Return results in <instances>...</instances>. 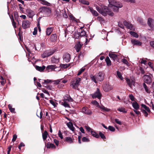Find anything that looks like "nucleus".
Segmentation results:
<instances>
[{
	"label": "nucleus",
	"instance_id": "680f3d73",
	"mask_svg": "<svg viewBox=\"0 0 154 154\" xmlns=\"http://www.w3.org/2000/svg\"><path fill=\"white\" fill-rule=\"evenodd\" d=\"M38 29L37 27H35L34 29V31L33 32V35H36L37 33Z\"/></svg>",
	"mask_w": 154,
	"mask_h": 154
},
{
	"label": "nucleus",
	"instance_id": "c03bdc74",
	"mask_svg": "<svg viewBox=\"0 0 154 154\" xmlns=\"http://www.w3.org/2000/svg\"><path fill=\"white\" fill-rule=\"evenodd\" d=\"M70 64H61L60 65V66L63 68H66L69 66Z\"/></svg>",
	"mask_w": 154,
	"mask_h": 154
},
{
	"label": "nucleus",
	"instance_id": "cd10ccee",
	"mask_svg": "<svg viewBox=\"0 0 154 154\" xmlns=\"http://www.w3.org/2000/svg\"><path fill=\"white\" fill-rule=\"evenodd\" d=\"M90 10L94 16H97L98 15V13L95 10H93L92 8H90Z\"/></svg>",
	"mask_w": 154,
	"mask_h": 154
},
{
	"label": "nucleus",
	"instance_id": "473e14b6",
	"mask_svg": "<svg viewBox=\"0 0 154 154\" xmlns=\"http://www.w3.org/2000/svg\"><path fill=\"white\" fill-rule=\"evenodd\" d=\"M66 141L70 143H73V139L70 137H66Z\"/></svg>",
	"mask_w": 154,
	"mask_h": 154
},
{
	"label": "nucleus",
	"instance_id": "0e129e2a",
	"mask_svg": "<svg viewBox=\"0 0 154 154\" xmlns=\"http://www.w3.org/2000/svg\"><path fill=\"white\" fill-rule=\"evenodd\" d=\"M49 90H52L53 88L52 86L49 85H47V86L45 87Z\"/></svg>",
	"mask_w": 154,
	"mask_h": 154
},
{
	"label": "nucleus",
	"instance_id": "412c9836",
	"mask_svg": "<svg viewBox=\"0 0 154 154\" xmlns=\"http://www.w3.org/2000/svg\"><path fill=\"white\" fill-rule=\"evenodd\" d=\"M132 104L133 107L134 108V109L138 110L139 109L140 106L136 101L132 103Z\"/></svg>",
	"mask_w": 154,
	"mask_h": 154
},
{
	"label": "nucleus",
	"instance_id": "79ce46f5",
	"mask_svg": "<svg viewBox=\"0 0 154 154\" xmlns=\"http://www.w3.org/2000/svg\"><path fill=\"white\" fill-rule=\"evenodd\" d=\"M91 103L94 105L96 106L97 107L99 108L100 106L99 105V103L96 100L92 101L91 102Z\"/></svg>",
	"mask_w": 154,
	"mask_h": 154
},
{
	"label": "nucleus",
	"instance_id": "2f4dec72",
	"mask_svg": "<svg viewBox=\"0 0 154 154\" xmlns=\"http://www.w3.org/2000/svg\"><path fill=\"white\" fill-rule=\"evenodd\" d=\"M91 134L92 136L96 138H99V135L93 130L91 131Z\"/></svg>",
	"mask_w": 154,
	"mask_h": 154
},
{
	"label": "nucleus",
	"instance_id": "dca6fc26",
	"mask_svg": "<svg viewBox=\"0 0 154 154\" xmlns=\"http://www.w3.org/2000/svg\"><path fill=\"white\" fill-rule=\"evenodd\" d=\"M131 42L132 44L134 45L140 46H141L142 45L141 42L135 39H132Z\"/></svg>",
	"mask_w": 154,
	"mask_h": 154
},
{
	"label": "nucleus",
	"instance_id": "c85d7f7f",
	"mask_svg": "<svg viewBox=\"0 0 154 154\" xmlns=\"http://www.w3.org/2000/svg\"><path fill=\"white\" fill-rule=\"evenodd\" d=\"M143 86L146 92L147 93H150V90L149 89L148 87L146 86L145 83H143Z\"/></svg>",
	"mask_w": 154,
	"mask_h": 154
},
{
	"label": "nucleus",
	"instance_id": "e2e57ef3",
	"mask_svg": "<svg viewBox=\"0 0 154 154\" xmlns=\"http://www.w3.org/2000/svg\"><path fill=\"white\" fill-rule=\"evenodd\" d=\"M58 135L59 137H60L61 139H63V137L62 134L60 130L59 131Z\"/></svg>",
	"mask_w": 154,
	"mask_h": 154
},
{
	"label": "nucleus",
	"instance_id": "bf43d9fd",
	"mask_svg": "<svg viewBox=\"0 0 154 154\" xmlns=\"http://www.w3.org/2000/svg\"><path fill=\"white\" fill-rule=\"evenodd\" d=\"M80 37H81L82 36H85L86 35V33L83 30H82L81 31V33H80Z\"/></svg>",
	"mask_w": 154,
	"mask_h": 154
},
{
	"label": "nucleus",
	"instance_id": "a18cd8bd",
	"mask_svg": "<svg viewBox=\"0 0 154 154\" xmlns=\"http://www.w3.org/2000/svg\"><path fill=\"white\" fill-rule=\"evenodd\" d=\"M61 81V79H58L57 80H52V82H53L54 83L53 84H54L57 85V84H59V82H60Z\"/></svg>",
	"mask_w": 154,
	"mask_h": 154
},
{
	"label": "nucleus",
	"instance_id": "f257e3e1",
	"mask_svg": "<svg viewBox=\"0 0 154 154\" xmlns=\"http://www.w3.org/2000/svg\"><path fill=\"white\" fill-rule=\"evenodd\" d=\"M108 1L109 3V8L106 6H103L100 8L97 6L96 9L99 13L104 16L108 14L110 16H113L114 14L109 9H112L114 12H118L119 8H122V5L121 3L114 0H108Z\"/></svg>",
	"mask_w": 154,
	"mask_h": 154
},
{
	"label": "nucleus",
	"instance_id": "37998d69",
	"mask_svg": "<svg viewBox=\"0 0 154 154\" xmlns=\"http://www.w3.org/2000/svg\"><path fill=\"white\" fill-rule=\"evenodd\" d=\"M74 38L75 39H78L80 37V32H77L75 33L74 35Z\"/></svg>",
	"mask_w": 154,
	"mask_h": 154
},
{
	"label": "nucleus",
	"instance_id": "ea45409f",
	"mask_svg": "<svg viewBox=\"0 0 154 154\" xmlns=\"http://www.w3.org/2000/svg\"><path fill=\"white\" fill-rule=\"evenodd\" d=\"M117 75L118 77L122 80H123V78L122 76L121 73L119 71L117 72Z\"/></svg>",
	"mask_w": 154,
	"mask_h": 154
},
{
	"label": "nucleus",
	"instance_id": "7ed1b4c3",
	"mask_svg": "<svg viewBox=\"0 0 154 154\" xmlns=\"http://www.w3.org/2000/svg\"><path fill=\"white\" fill-rule=\"evenodd\" d=\"M73 100V99L67 95L64 97L63 100L60 102V104L65 107L70 108V106L69 103L72 102Z\"/></svg>",
	"mask_w": 154,
	"mask_h": 154
},
{
	"label": "nucleus",
	"instance_id": "69168bd1",
	"mask_svg": "<svg viewBox=\"0 0 154 154\" xmlns=\"http://www.w3.org/2000/svg\"><path fill=\"white\" fill-rule=\"evenodd\" d=\"M17 137V136L16 134H14V135H13V139H12V141L14 142V141H15L16 140Z\"/></svg>",
	"mask_w": 154,
	"mask_h": 154
},
{
	"label": "nucleus",
	"instance_id": "13d9d810",
	"mask_svg": "<svg viewBox=\"0 0 154 154\" xmlns=\"http://www.w3.org/2000/svg\"><path fill=\"white\" fill-rule=\"evenodd\" d=\"M101 33L102 34L104 35L105 37H106L107 35V32L104 30H102Z\"/></svg>",
	"mask_w": 154,
	"mask_h": 154
},
{
	"label": "nucleus",
	"instance_id": "5701e85b",
	"mask_svg": "<svg viewBox=\"0 0 154 154\" xmlns=\"http://www.w3.org/2000/svg\"><path fill=\"white\" fill-rule=\"evenodd\" d=\"M55 68L54 65H51L48 66L46 67V69L48 71H51L54 70Z\"/></svg>",
	"mask_w": 154,
	"mask_h": 154
},
{
	"label": "nucleus",
	"instance_id": "f03ea898",
	"mask_svg": "<svg viewBox=\"0 0 154 154\" xmlns=\"http://www.w3.org/2000/svg\"><path fill=\"white\" fill-rule=\"evenodd\" d=\"M105 74L103 72H100L95 75L91 76V78L92 81L95 83L98 82H102L104 79Z\"/></svg>",
	"mask_w": 154,
	"mask_h": 154
},
{
	"label": "nucleus",
	"instance_id": "aec40b11",
	"mask_svg": "<svg viewBox=\"0 0 154 154\" xmlns=\"http://www.w3.org/2000/svg\"><path fill=\"white\" fill-rule=\"evenodd\" d=\"M109 56L114 60H117L118 56L117 55L113 53H109Z\"/></svg>",
	"mask_w": 154,
	"mask_h": 154
},
{
	"label": "nucleus",
	"instance_id": "72a5a7b5",
	"mask_svg": "<svg viewBox=\"0 0 154 154\" xmlns=\"http://www.w3.org/2000/svg\"><path fill=\"white\" fill-rule=\"evenodd\" d=\"M51 40L52 42H54L57 39V36L56 35L52 34L51 35Z\"/></svg>",
	"mask_w": 154,
	"mask_h": 154
},
{
	"label": "nucleus",
	"instance_id": "c9c22d12",
	"mask_svg": "<svg viewBox=\"0 0 154 154\" xmlns=\"http://www.w3.org/2000/svg\"><path fill=\"white\" fill-rule=\"evenodd\" d=\"M130 33L131 35L135 38H138V35L134 32L131 31L130 32Z\"/></svg>",
	"mask_w": 154,
	"mask_h": 154
},
{
	"label": "nucleus",
	"instance_id": "6e6552de",
	"mask_svg": "<svg viewBox=\"0 0 154 154\" xmlns=\"http://www.w3.org/2000/svg\"><path fill=\"white\" fill-rule=\"evenodd\" d=\"M152 78V75H145L143 76L144 82L147 84L151 83Z\"/></svg>",
	"mask_w": 154,
	"mask_h": 154
},
{
	"label": "nucleus",
	"instance_id": "4d7b16f0",
	"mask_svg": "<svg viewBox=\"0 0 154 154\" xmlns=\"http://www.w3.org/2000/svg\"><path fill=\"white\" fill-rule=\"evenodd\" d=\"M82 141L83 142H89V140L86 137H83L82 138Z\"/></svg>",
	"mask_w": 154,
	"mask_h": 154
},
{
	"label": "nucleus",
	"instance_id": "603ef678",
	"mask_svg": "<svg viewBox=\"0 0 154 154\" xmlns=\"http://www.w3.org/2000/svg\"><path fill=\"white\" fill-rule=\"evenodd\" d=\"M108 129L112 131H114L115 130V129L114 128L111 126H109L108 127Z\"/></svg>",
	"mask_w": 154,
	"mask_h": 154
},
{
	"label": "nucleus",
	"instance_id": "a211bd4d",
	"mask_svg": "<svg viewBox=\"0 0 154 154\" xmlns=\"http://www.w3.org/2000/svg\"><path fill=\"white\" fill-rule=\"evenodd\" d=\"M34 49L35 50H37L36 48V45L34 43H32L31 44V45L29 47V48H27V50L30 53L31 51H33Z\"/></svg>",
	"mask_w": 154,
	"mask_h": 154
},
{
	"label": "nucleus",
	"instance_id": "8fccbe9b",
	"mask_svg": "<svg viewBox=\"0 0 154 154\" xmlns=\"http://www.w3.org/2000/svg\"><path fill=\"white\" fill-rule=\"evenodd\" d=\"M85 69V68H82L79 71L77 75H80L82 72H83Z\"/></svg>",
	"mask_w": 154,
	"mask_h": 154
},
{
	"label": "nucleus",
	"instance_id": "a19ab883",
	"mask_svg": "<svg viewBox=\"0 0 154 154\" xmlns=\"http://www.w3.org/2000/svg\"><path fill=\"white\" fill-rule=\"evenodd\" d=\"M69 17L70 19L72 21L75 22L76 23H77L78 22L79 20L76 19V18L73 16L70 15L69 16Z\"/></svg>",
	"mask_w": 154,
	"mask_h": 154
},
{
	"label": "nucleus",
	"instance_id": "f3484780",
	"mask_svg": "<svg viewBox=\"0 0 154 154\" xmlns=\"http://www.w3.org/2000/svg\"><path fill=\"white\" fill-rule=\"evenodd\" d=\"M126 80L128 86L131 88H132L133 85H134V81L132 79H130L126 78Z\"/></svg>",
	"mask_w": 154,
	"mask_h": 154
},
{
	"label": "nucleus",
	"instance_id": "338daca9",
	"mask_svg": "<svg viewBox=\"0 0 154 154\" xmlns=\"http://www.w3.org/2000/svg\"><path fill=\"white\" fill-rule=\"evenodd\" d=\"M42 91L44 93H45L47 94L48 95V96L50 95V94L45 89H42Z\"/></svg>",
	"mask_w": 154,
	"mask_h": 154
},
{
	"label": "nucleus",
	"instance_id": "58836bf2",
	"mask_svg": "<svg viewBox=\"0 0 154 154\" xmlns=\"http://www.w3.org/2000/svg\"><path fill=\"white\" fill-rule=\"evenodd\" d=\"M8 108L10 110V111L11 112H13V113H14L15 112V109L14 108H13L11 106V105L10 104H9L8 105Z\"/></svg>",
	"mask_w": 154,
	"mask_h": 154
},
{
	"label": "nucleus",
	"instance_id": "1a4fd4ad",
	"mask_svg": "<svg viewBox=\"0 0 154 154\" xmlns=\"http://www.w3.org/2000/svg\"><path fill=\"white\" fill-rule=\"evenodd\" d=\"M54 52L55 51L53 50H47L45 51L43 54H42V56L43 58H45L52 55Z\"/></svg>",
	"mask_w": 154,
	"mask_h": 154
},
{
	"label": "nucleus",
	"instance_id": "9b49d317",
	"mask_svg": "<svg viewBox=\"0 0 154 154\" xmlns=\"http://www.w3.org/2000/svg\"><path fill=\"white\" fill-rule=\"evenodd\" d=\"M39 81V82H41L43 85V86L44 87L47 86V85H48L49 83H52V80L48 79L44 80L40 79Z\"/></svg>",
	"mask_w": 154,
	"mask_h": 154
},
{
	"label": "nucleus",
	"instance_id": "49530a36",
	"mask_svg": "<svg viewBox=\"0 0 154 154\" xmlns=\"http://www.w3.org/2000/svg\"><path fill=\"white\" fill-rule=\"evenodd\" d=\"M85 128L86 129V130L87 131L89 132H91V131H93L92 129L90 128L88 126L86 125L85 126Z\"/></svg>",
	"mask_w": 154,
	"mask_h": 154
},
{
	"label": "nucleus",
	"instance_id": "4c0bfd02",
	"mask_svg": "<svg viewBox=\"0 0 154 154\" xmlns=\"http://www.w3.org/2000/svg\"><path fill=\"white\" fill-rule=\"evenodd\" d=\"M118 110L119 111L123 112V113H126L127 112V111L123 107H121L119 108L118 109Z\"/></svg>",
	"mask_w": 154,
	"mask_h": 154
},
{
	"label": "nucleus",
	"instance_id": "2eb2a0df",
	"mask_svg": "<svg viewBox=\"0 0 154 154\" xmlns=\"http://www.w3.org/2000/svg\"><path fill=\"white\" fill-rule=\"evenodd\" d=\"M123 24L128 29L131 30H134V29L133 28V26L132 24L129 23L126 21L123 22Z\"/></svg>",
	"mask_w": 154,
	"mask_h": 154
},
{
	"label": "nucleus",
	"instance_id": "de8ad7c7",
	"mask_svg": "<svg viewBox=\"0 0 154 154\" xmlns=\"http://www.w3.org/2000/svg\"><path fill=\"white\" fill-rule=\"evenodd\" d=\"M122 61L123 63L126 64L127 66H129V63L128 62L127 60L125 59H122Z\"/></svg>",
	"mask_w": 154,
	"mask_h": 154
},
{
	"label": "nucleus",
	"instance_id": "b1692460",
	"mask_svg": "<svg viewBox=\"0 0 154 154\" xmlns=\"http://www.w3.org/2000/svg\"><path fill=\"white\" fill-rule=\"evenodd\" d=\"M45 66H35L36 69L37 70L40 72L42 71L43 70H44L45 69Z\"/></svg>",
	"mask_w": 154,
	"mask_h": 154
},
{
	"label": "nucleus",
	"instance_id": "7c9ffc66",
	"mask_svg": "<svg viewBox=\"0 0 154 154\" xmlns=\"http://www.w3.org/2000/svg\"><path fill=\"white\" fill-rule=\"evenodd\" d=\"M40 3L43 5L47 6H50V4L49 3L45 0H42Z\"/></svg>",
	"mask_w": 154,
	"mask_h": 154
},
{
	"label": "nucleus",
	"instance_id": "3c124183",
	"mask_svg": "<svg viewBox=\"0 0 154 154\" xmlns=\"http://www.w3.org/2000/svg\"><path fill=\"white\" fill-rule=\"evenodd\" d=\"M99 136H100L101 138L104 139L106 138V137L104 134H103L101 132H100L99 133Z\"/></svg>",
	"mask_w": 154,
	"mask_h": 154
},
{
	"label": "nucleus",
	"instance_id": "20e7f679",
	"mask_svg": "<svg viewBox=\"0 0 154 154\" xmlns=\"http://www.w3.org/2000/svg\"><path fill=\"white\" fill-rule=\"evenodd\" d=\"M39 11L41 14L45 16H48L51 12V8L45 6L42 7L40 8Z\"/></svg>",
	"mask_w": 154,
	"mask_h": 154
},
{
	"label": "nucleus",
	"instance_id": "09e8293b",
	"mask_svg": "<svg viewBox=\"0 0 154 154\" xmlns=\"http://www.w3.org/2000/svg\"><path fill=\"white\" fill-rule=\"evenodd\" d=\"M47 148H52L54 149L56 148V146L53 144L50 143L48 146Z\"/></svg>",
	"mask_w": 154,
	"mask_h": 154
},
{
	"label": "nucleus",
	"instance_id": "e433bc0d",
	"mask_svg": "<svg viewBox=\"0 0 154 154\" xmlns=\"http://www.w3.org/2000/svg\"><path fill=\"white\" fill-rule=\"evenodd\" d=\"M79 1L80 2L84 5H88L89 4V2L85 0H79Z\"/></svg>",
	"mask_w": 154,
	"mask_h": 154
},
{
	"label": "nucleus",
	"instance_id": "0eeeda50",
	"mask_svg": "<svg viewBox=\"0 0 154 154\" xmlns=\"http://www.w3.org/2000/svg\"><path fill=\"white\" fill-rule=\"evenodd\" d=\"M92 97L93 98H97L100 99L102 97V94L98 88H97L96 91L91 95Z\"/></svg>",
	"mask_w": 154,
	"mask_h": 154
},
{
	"label": "nucleus",
	"instance_id": "c756f323",
	"mask_svg": "<svg viewBox=\"0 0 154 154\" xmlns=\"http://www.w3.org/2000/svg\"><path fill=\"white\" fill-rule=\"evenodd\" d=\"M105 61L107 66H109L111 65V61L109 57H107L105 59Z\"/></svg>",
	"mask_w": 154,
	"mask_h": 154
},
{
	"label": "nucleus",
	"instance_id": "bb28decb",
	"mask_svg": "<svg viewBox=\"0 0 154 154\" xmlns=\"http://www.w3.org/2000/svg\"><path fill=\"white\" fill-rule=\"evenodd\" d=\"M67 125L68 127L72 131L74 130V128L72 122H69L67 123Z\"/></svg>",
	"mask_w": 154,
	"mask_h": 154
},
{
	"label": "nucleus",
	"instance_id": "774afa93",
	"mask_svg": "<svg viewBox=\"0 0 154 154\" xmlns=\"http://www.w3.org/2000/svg\"><path fill=\"white\" fill-rule=\"evenodd\" d=\"M79 130L81 131V132L85 134V131L84 129L82 127H80L79 128Z\"/></svg>",
	"mask_w": 154,
	"mask_h": 154
},
{
	"label": "nucleus",
	"instance_id": "9d476101",
	"mask_svg": "<svg viewBox=\"0 0 154 154\" xmlns=\"http://www.w3.org/2000/svg\"><path fill=\"white\" fill-rule=\"evenodd\" d=\"M82 112L84 114L87 115H91L92 113L91 111L86 107H84L82 109Z\"/></svg>",
	"mask_w": 154,
	"mask_h": 154
},
{
	"label": "nucleus",
	"instance_id": "423d86ee",
	"mask_svg": "<svg viewBox=\"0 0 154 154\" xmlns=\"http://www.w3.org/2000/svg\"><path fill=\"white\" fill-rule=\"evenodd\" d=\"M141 110L142 112L144 114L145 117H147L148 115L147 112H149L150 111L149 108L145 105L142 104Z\"/></svg>",
	"mask_w": 154,
	"mask_h": 154
},
{
	"label": "nucleus",
	"instance_id": "6e6d98bb",
	"mask_svg": "<svg viewBox=\"0 0 154 154\" xmlns=\"http://www.w3.org/2000/svg\"><path fill=\"white\" fill-rule=\"evenodd\" d=\"M129 97L131 100H132V101L134 100V99H135L134 97V96L132 94H131L129 95Z\"/></svg>",
	"mask_w": 154,
	"mask_h": 154
},
{
	"label": "nucleus",
	"instance_id": "ddd939ff",
	"mask_svg": "<svg viewBox=\"0 0 154 154\" xmlns=\"http://www.w3.org/2000/svg\"><path fill=\"white\" fill-rule=\"evenodd\" d=\"M63 60L66 62H69L71 59L70 55L68 53H66L63 55Z\"/></svg>",
	"mask_w": 154,
	"mask_h": 154
},
{
	"label": "nucleus",
	"instance_id": "864d4df0",
	"mask_svg": "<svg viewBox=\"0 0 154 154\" xmlns=\"http://www.w3.org/2000/svg\"><path fill=\"white\" fill-rule=\"evenodd\" d=\"M137 21L140 23L141 24H143V20L140 17H139L137 19Z\"/></svg>",
	"mask_w": 154,
	"mask_h": 154
},
{
	"label": "nucleus",
	"instance_id": "4be33fe9",
	"mask_svg": "<svg viewBox=\"0 0 154 154\" xmlns=\"http://www.w3.org/2000/svg\"><path fill=\"white\" fill-rule=\"evenodd\" d=\"M82 45L79 42H78L75 45V49L77 52H79L81 49Z\"/></svg>",
	"mask_w": 154,
	"mask_h": 154
},
{
	"label": "nucleus",
	"instance_id": "a878e982",
	"mask_svg": "<svg viewBox=\"0 0 154 154\" xmlns=\"http://www.w3.org/2000/svg\"><path fill=\"white\" fill-rule=\"evenodd\" d=\"M53 31L52 27H48L46 29V33L47 35H49L51 34Z\"/></svg>",
	"mask_w": 154,
	"mask_h": 154
},
{
	"label": "nucleus",
	"instance_id": "393cba45",
	"mask_svg": "<svg viewBox=\"0 0 154 154\" xmlns=\"http://www.w3.org/2000/svg\"><path fill=\"white\" fill-rule=\"evenodd\" d=\"M48 136V133L46 131H45L42 134L43 140L44 141L46 140Z\"/></svg>",
	"mask_w": 154,
	"mask_h": 154
},
{
	"label": "nucleus",
	"instance_id": "6ab92c4d",
	"mask_svg": "<svg viewBox=\"0 0 154 154\" xmlns=\"http://www.w3.org/2000/svg\"><path fill=\"white\" fill-rule=\"evenodd\" d=\"M154 20L151 18H149L148 19L147 23L148 25L152 28L153 29L154 25L152 24Z\"/></svg>",
	"mask_w": 154,
	"mask_h": 154
},
{
	"label": "nucleus",
	"instance_id": "5fc2aeb1",
	"mask_svg": "<svg viewBox=\"0 0 154 154\" xmlns=\"http://www.w3.org/2000/svg\"><path fill=\"white\" fill-rule=\"evenodd\" d=\"M50 103L52 104L54 107L56 106V103L55 101H53V100H50Z\"/></svg>",
	"mask_w": 154,
	"mask_h": 154
},
{
	"label": "nucleus",
	"instance_id": "4468645a",
	"mask_svg": "<svg viewBox=\"0 0 154 154\" xmlns=\"http://www.w3.org/2000/svg\"><path fill=\"white\" fill-rule=\"evenodd\" d=\"M26 12L27 16L30 18L32 17L35 14L34 12L29 9H27Z\"/></svg>",
	"mask_w": 154,
	"mask_h": 154
},
{
	"label": "nucleus",
	"instance_id": "f8f14e48",
	"mask_svg": "<svg viewBox=\"0 0 154 154\" xmlns=\"http://www.w3.org/2000/svg\"><path fill=\"white\" fill-rule=\"evenodd\" d=\"M30 22L29 20H25L23 21L22 23V27L24 29H26L29 27Z\"/></svg>",
	"mask_w": 154,
	"mask_h": 154
},
{
	"label": "nucleus",
	"instance_id": "052dcab7",
	"mask_svg": "<svg viewBox=\"0 0 154 154\" xmlns=\"http://www.w3.org/2000/svg\"><path fill=\"white\" fill-rule=\"evenodd\" d=\"M115 122H116V123L119 125H121L122 124V123L121 121L117 119H115Z\"/></svg>",
	"mask_w": 154,
	"mask_h": 154
},
{
	"label": "nucleus",
	"instance_id": "39448f33",
	"mask_svg": "<svg viewBox=\"0 0 154 154\" xmlns=\"http://www.w3.org/2000/svg\"><path fill=\"white\" fill-rule=\"evenodd\" d=\"M80 81V78H74L72 79L70 83V85L73 88L75 89H77L78 86L79 85Z\"/></svg>",
	"mask_w": 154,
	"mask_h": 154
},
{
	"label": "nucleus",
	"instance_id": "f704fd0d",
	"mask_svg": "<svg viewBox=\"0 0 154 154\" xmlns=\"http://www.w3.org/2000/svg\"><path fill=\"white\" fill-rule=\"evenodd\" d=\"M99 108L102 109L103 112H108L110 110V109H109L103 106H100Z\"/></svg>",
	"mask_w": 154,
	"mask_h": 154
}]
</instances>
